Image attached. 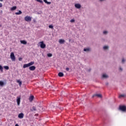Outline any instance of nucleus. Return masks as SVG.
Wrapping results in <instances>:
<instances>
[{
	"label": "nucleus",
	"instance_id": "1",
	"mask_svg": "<svg viewBox=\"0 0 126 126\" xmlns=\"http://www.w3.org/2000/svg\"><path fill=\"white\" fill-rule=\"evenodd\" d=\"M35 63L34 62H31V63H28V64H25L23 65V68H26V67H28L29 66H31V65H33Z\"/></svg>",
	"mask_w": 126,
	"mask_h": 126
},
{
	"label": "nucleus",
	"instance_id": "2",
	"mask_svg": "<svg viewBox=\"0 0 126 126\" xmlns=\"http://www.w3.org/2000/svg\"><path fill=\"white\" fill-rule=\"evenodd\" d=\"M10 58L12 62H15L16 58H15V56L14 55V53L13 52L11 53Z\"/></svg>",
	"mask_w": 126,
	"mask_h": 126
},
{
	"label": "nucleus",
	"instance_id": "3",
	"mask_svg": "<svg viewBox=\"0 0 126 126\" xmlns=\"http://www.w3.org/2000/svg\"><path fill=\"white\" fill-rule=\"evenodd\" d=\"M38 44H40V48H41V49H45V48H46V44L44 43V41H40Z\"/></svg>",
	"mask_w": 126,
	"mask_h": 126
},
{
	"label": "nucleus",
	"instance_id": "4",
	"mask_svg": "<svg viewBox=\"0 0 126 126\" xmlns=\"http://www.w3.org/2000/svg\"><path fill=\"white\" fill-rule=\"evenodd\" d=\"M25 20L27 22H29L32 20V18L29 16H27L25 17Z\"/></svg>",
	"mask_w": 126,
	"mask_h": 126
},
{
	"label": "nucleus",
	"instance_id": "5",
	"mask_svg": "<svg viewBox=\"0 0 126 126\" xmlns=\"http://www.w3.org/2000/svg\"><path fill=\"white\" fill-rule=\"evenodd\" d=\"M119 109L120 110H121V111H122V112H126V106H120L119 107Z\"/></svg>",
	"mask_w": 126,
	"mask_h": 126
},
{
	"label": "nucleus",
	"instance_id": "6",
	"mask_svg": "<svg viewBox=\"0 0 126 126\" xmlns=\"http://www.w3.org/2000/svg\"><path fill=\"white\" fill-rule=\"evenodd\" d=\"M21 98L20 96H17V103L18 106H19L20 105V101H21Z\"/></svg>",
	"mask_w": 126,
	"mask_h": 126
},
{
	"label": "nucleus",
	"instance_id": "7",
	"mask_svg": "<svg viewBox=\"0 0 126 126\" xmlns=\"http://www.w3.org/2000/svg\"><path fill=\"white\" fill-rule=\"evenodd\" d=\"M98 97V98H102V94H96L93 95V97L94 98V97Z\"/></svg>",
	"mask_w": 126,
	"mask_h": 126
},
{
	"label": "nucleus",
	"instance_id": "8",
	"mask_svg": "<svg viewBox=\"0 0 126 126\" xmlns=\"http://www.w3.org/2000/svg\"><path fill=\"white\" fill-rule=\"evenodd\" d=\"M18 118L19 119H23L24 118V114L21 113L18 115Z\"/></svg>",
	"mask_w": 126,
	"mask_h": 126
},
{
	"label": "nucleus",
	"instance_id": "9",
	"mask_svg": "<svg viewBox=\"0 0 126 126\" xmlns=\"http://www.w3.org/2000/svg\"><path fill=\"white\" fill-rule=\"evenodd\" d=\"M30 70L34 71L36 69V67L35 66H31L29 67Z\"/></svg>",
	"mask_w": 126,
	"mask_h": 126
},
{
	"label": "nucleus",
	"instance_id": "10",
	"mask_svg": "<svg viewBox=\"0 0 126 126\" xmlns=\"http://www.w3.org/2000/svg\"><path fill=\"white\" fill-rule=\"evenodd\" d=\"M75 7H76V8H80L81 7V5H80V4L77 3L75 4Z\"/></svg>",
	"mask_w": 126,
	"mask_h": 126
},
{
	"label": "nucleus",
	"instance_id": "11",
	"mask_svg": "<svg viewBox=\"0 0 126 126\" xmlns=\"http://www.w3.org/2000/svg\"><path fill=\"white\" fill-rule=\"evenodd\" d=\"M64 42H65V41H64V40H63V39H61L59 40L60 44H63V43H64Z\"/></svg>",
	"mask_w": 126,
	"mask_h": 126
},
{
	"label": "nucleus",
	"instance_id": "12",
	"mask_svg": "<svg viewBox=\"0 0 126 126\" xmlns=\"http://www.w3.org/2000/svg\"><path fill=\"white\" fill-rule=\"evenodd\" d=\"M58 76H59V77H63V72H59L58 73Z\"/></svg>",
	"mask_w": 126,
	"mask_h": 126
},
{
	"label": "nucleus",
	"instance_id": "13",
	"mask_svg": "<svg viewBox=\"0 0 126 126\" xmlns=\"http://www.w3.org/2000/svg\"><path fill=\"white\" fill-rule=\"evenodd\" d=\"M16 15H19L20 14H22V12L20 10H19L18 12H16L15 13Z\"/></svg>",
	"mask_w": 126,
	"mask_h": 126
},
{
	"label": "nucleus",
	"instance_id": "14",
	"mask_svg": "<svg viewBox=\"0 0 126 126\" xmlns=\"http://www.w3.org/2000/svg\"><path fill=\"white\" fill-rule=\"evenodd\" d=\"M21 44H23L24 45H26L27 44V42L25 40H21Z\"/></svg>",
	"mask_w": 126,
	"mask_h": 126
},
{
	"label": "nucleus",
	"instance_id": "15",
	"mask_svg": "<svg viewBox=\"0 0 126 126\" xmlns=\"http://www.w3.org/2000/svg\"><path fill=\"white\" fill-rule=\"evenodd\" d=\"M43 1H44L45 3H47V4H51V3H52L51 2H49L47 1V0H43Z\"/></svg>",
	"mask_w": 126,
	"mask_h": 126
},
{
	"label": "nucleus",
	"instance_id": "16",
	"mask_svg": "<svg viewBox=\"0 0 126 126\" xmlns=\"http://www.w3.org/2000/svg\"><path fill=\"white\" fill-rule=\"evenodd\" d=\"M16 8H17L16 6H13L12 8H11V11H13V10H15Z\"/></svg>",
	"mask_w": 126,
	"mask_h": 126
},
{
	"label": "nucleus",
	"instance_id": "17",
	"mask_svg": "<svg viewBox=\"0 0 126 126\" xmlns=\"http://www.w3.org/2000/svg\"><path fill=\"white\" fill-rule=\"evenodd\" d=\"M90 48H84V52H90Z\"/></svg>",
	"mask_w": 126,
	"mask_h": 126
},
{
	"label": "nucleus",
	"instance_id": "18",
	"mask_svg": "<svg viewBox=\"0 0 126 126\" xmlns=\"http://www.w3.org/2000/svg\"><path fill=\"white\" fill-rule=\"evenodd\" d=\"M33 99H34V96L33 95L31 96L29 98L30 101H33Z\"/></svg>",
	"mask_w": 126,
	"mask_h": 126
},
{
	"label": "nucleus",
	"instance_id": "19",
	"mask_svg": "<svg viewBox=\"0 0 126 126\" xmlns=\"http://www.w3.org/2000/svg\"><path fill=\"white\" fill-rule=\"evenodd\" d=\"M31 112H33V111H37L36 107L35 106H33L32 109H31Z\"/></svg>",
	"mask_w": 126,
	"mask_h": 126
},
{
	"label": "nucleus",
	"instance_id": "20",
	"mask_svg": "<svg viewBox=\"0 0 126 126\" xmlns=\"http://www.w3.org/2000/svg\"><path fill=\"white\" fill-rule=\"evenodd\" d=\"M4 85V83H3V82L1 81H0V86L2 87V86H3Z\"/></svg>",
	"mask_w": 126,
	"mask_h": 126
},
{
	"label": "nucleus",
	"instance_id": "21",
	"mask_svg": "<svg viewBox=\"0 0 126 126\" xmlns=\"http://www.w3.org/2000/svg\"><path fill=\"white\" fill-rule=\"evenodd\" d=\"M17 83L19 84V85H20V86H21L22 84V82L20 81V80H17Z\"/></svg>",
	"mask_w": 126,
	"mask_h": 126
},
{
	"label": "nucleus",
	"instance_id": "22",
	"mask_svg": "<svg viewBox=\"0 0 126 126\" xmlns=\"http://www.w3.org/2000/svg\"><path fill=\"white\" fill-rule=\"evenodd\" d=\"M3 68L5 69H6V70H8V69H9V67L8 66H4Z\"/></svg>",
	"mask_w": 126,
	"mask_h": 126
},
{
	"label": "nucleus",
	"instance_id": "23",
	"mask_svg": "<svg viewBox=\"0 0 126 126\" xmlns=\"http://www.w3.org/2000/svg\"><path fill=\"white\" fill-rule=\"evenodd\" d=\"M102 77H103V78H108V77H109V76H108V75H107L106 74H103V75H102Z\"/></svg>",
	"mask_w": 126,
	"mask_h": 126
},
{
	"label": "nucleus",
	"instance_id": "24",
	"mask_svg": "<svg viewBox=\"0 0 126 126\" xmlns=\"http://www.w3.org/2000/svg\"><path fill=\"white\" fill-rule=\"evenodd\" d=\"M119 98H124V97H126V95L125 94H120L119 95Z\"/></svg>",
	"mask_w": 126,
	"mask_h": 126
},
{
	"label": "nucleus",
	"instance_id": "25",
	"mask_svg": "<svg viewBox=\"0 0 126 126\" xmlns=\"http://www.w3.org/2000/svg\"><path fill=\"white\" fill-rule=\"evenodd\" d=\"M53 56V55L51 53H48L47 54V56L49 57V58H51V57H52Z\"/></svg>",
	"mask_w": 126,
	"mask_h": 126
},
{
	"label": "nucleus",
	"instance_id": "26",
	"mask_svg": "<svg viewBox=\"0 0 126 126\" xmlns=\"http://www.w3.org/2000/svg\"><path fill=\"white\" fill-rule=\"evenodd\" d=\"M109 48V47L108 46H105L103 47V49L104 50H107Z\"/></svg>",
	"mask_w": 126,
	"mask_h": 126
},
{
	"label": "nucleus",
	"instance_id": "27",
	"mask_svg": "<svg viewBox=\"0 0 126 126\" xmlns=\"http://www.w3.org/2000/svg\"><path fill=\"white\" fill-rule=\"evenodd\" d=\"M49 28H50V29H53L54 28V26H53V25H49Z\"/></svg>",
	"mask_w": 126,
	"mask_h": 126
},
{
	"label": "nucleus",
	"instance_id": "28",
	"mask_svg": "<svg viewBox=\"0 0 126 126\" xmlns=\"http://www.w3.org/2000/svg\"><path fill=\"white\" fill-rule=\"evenodd\" d=\"M38 2H40V3H43V1L41 0H36Z\"/></svg>",
	"mask_w": 126,
	"mask_h": 126
},
{
	"label": "nucleus",
	"instance_id": "29",
	"mask_svg": "<svg viewBox=\"0 0 126 126\" xmlns=\"http://www.w3.org/2000/svg\"><path fill=\"white\" fill-rule=\"evenodd\" d=\"M2 69H3V68L2 67L1 65H0V70H1V71H2Z\"/></svg>",
	"mask_w": 126,
	"mask_h": 126
},
{
	"label": "nucleus",
	"instance_id": "30",
	"mask_svg": "<svg viewBox=\"0 0 126 126\" xmlns=\"http://www.w3.org/2000/svg\"><path fill=\"white\" fill-rule=\"evenodd\" d=\"M74 21H75V20H74V19H71V20H70V22L71 23H72L73 22H74Z\"/></svg>",
	"mask_w": 126,
	"mask_h": 126
},
{
	"label": "nucleus",
	"instance_id": "31",
	"mask_svg": "<svg viewBox=\"0 0 126 126\" xmlns=\"http://www.w3.org/2000/svg\"><path fill=\"white\" fill-rule=\"evenodd\" d=\"M19 61L20 62H21V61H22V58H19Z\"/></svg>",
	"mask_w": 126,
	"mask_h": 126
},
{
	"label": "nucleus",
	"instance_id": "32",
	"mask_svg": "<svg viewBox=\"0 0 126 126\" xmlns=\"http://www.w3.org/2000/svg\"><path fill=\"white\" fill-rule=\"evenodd\" d=\"M107 33H108V32H107V31L103 32V34H107Z\"/></svg>",
	"mask_w": 126,
	"mask_h": 126
},
{
	"label": "nucleus",
	"instance_id": "33",
	"mask_svg": "<svg viewBox=\"0 0 126 126\" xmlns=\"http://www.w3.org/2000/svg\"><path fill=\"white\" fill-rule=\"evenodd\" d=\"M65 69H66V71H68V70H69V68L67 67V68H66Z\"/></svg>",
	"mask_w": 126,
	"mask_h": 126
},
{
	"label": "nucleus",
	"instance_id": "34",
	"mask_svg": "<svg viewBox=\"0 0 126 126\" xmlns=\"http://www.w3.org/2000/svg\"><path fill=\"white\" fill-rule=\"evenodd\" d=\"M0 7H2V3L0 2Z\"/></svg>",
	"mask_w": 126,
	"mask_h": 126
},
{
	"label": "nucleus",
	"instance_id": "35",
	"mask_svg": "<svg viewBox=\"0 0 126 126\" xmlns=\"http://www.w3.org/2000/svg\"><path fill=\"white\" fill-rule=\"evenodd\" d=\"M122 63H125V59H122Z\"/></svg>",
	"mask_w": 126,
	"mask_h": 126
},
{
	"label": "nucleus",
	"instance_id": "36",
	"mask_svg": "<svg viewBox=\"0 0 126 126\" xmlns=\"http://www.w3.org/2000/svg\"><path fill=\"white\" fill-rule=\"evenodd\" d=\"M120 70L122 71V70H123V69L120 67Z\"/></svg>",
	"mask_w": 126,
	"mask_h": 126
},
{
	"label": "nucleus",
	"instance_id": "37",
	"mask_svg": "<svg viewBox=\"0 0 126 126\" xmlns=\"http://www.w3.org/2000/svg\"><path fill=\"white\" fill-rule=\"evenodd\" d=\"M15 126H19V125H18V124H16Z\"/></svg>",
	"mask_w": 126,
	"mask_h": 126
},
{
	"label": "nucleus",
	"instance_id": "38",
	"mask_svg": "<svg viewBox=\"0 0 126 126\" xmlns=\"http://www.w3.org/2000/svg\"><path fill=\"white\" fill-rule=\"evenodd\" d=\"M0 1H3V0H0Z\"/></svg>",
	"mask_w": 126,
	"mask_h": 126
},
{
	"label": "nucleus",
	"instance_id": "39",
	"mask_svg": "<svg viewBox=\"0 0 126 126\" xmlns=\"http://www.w3.org/2000/svg\"><path fill=\"white\" fill-rule=\"evenodd\" d=\"M104 0H100V1H103Z\"/></svg>",
	"mask_w": 126,
	"mask_h": 126
},
{
	"label": "nucleus",
	"instance_id": "40",
	"mask_svg": "<svg viewBox=\"0 0 126 126\" xmlns=\"http://www.w3.org/2000/svg\"><path fill=\"white\" fill-rule=\"evenodd\" d=\"M0 27H1V25H0Z\"/></svg>",
	"mask_w": 126,
	"mask_h": 126
}]
</instances>
